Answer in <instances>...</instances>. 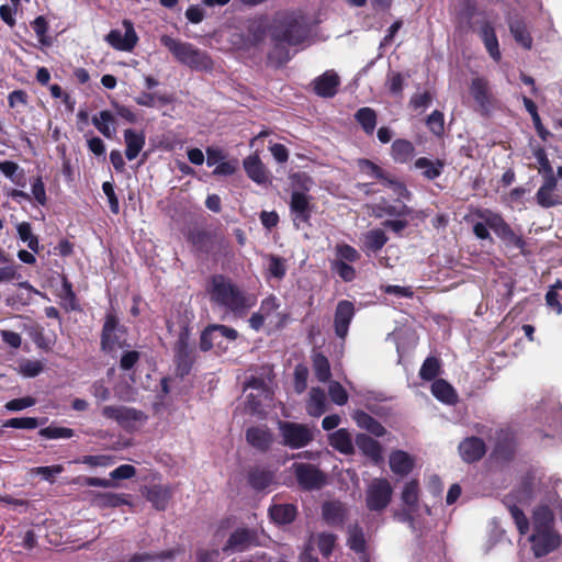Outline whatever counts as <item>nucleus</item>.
I'll list each match as a JSON object with an SVG mask.
<instances>
[{
	"mask_svg": "<svg viewBox=\"0 0 562 562\" xmlns=\"http://www.w3.org/2000/svg\"><path fill=\"white\" fill-rule=\"evenodd\" d=\"M206 291L211 302L235 315L246 314L257 302L255 295L245 293L229 278L223 274L211 277Z\"/></svg>",
	"mask_w": 562,
	"mask_h": 562,
	"instance_id": "f257e3e1",
	"label": "nucleus"
},
{
	"mask_svg": "<svg viewBox=\"0 0 562 562\" xmlns=\"http://www.w3.org/2000/svg\"><path fill=\"white\" fill-rule=\"evenodd\" d=\"M161 44L168 48L173 57L181 64L198 71L211 70L213 61L203 50H200L190 43L181 42L168 35L160 37Z\"/></svg>",
	"mask_w": 562,
	"mask_h": 562,
	"instance_id": "f03ea898",
	"label": "nucleus"
},
{
	"mask_svg": "<svg viewBox=\"0 0 562 562\" xmlns=\"http://www.w3.org/2000/svg\"><path fill=\"white\" fill-rule=\"evenodd\" d=\"M307 29L301 16L284 19L274 30L273 38L277 45H299L307 38Z\"/></svg>",
	"mask_w": 562,
	"mask_h": 562,
	"instance_id": "7ed1b4c3",
	"label": "nucleus"
},
{
	"mask_svg": "<svg viewBox=\"0 0 562 562\" xmlns=\"http://www.w3.org/2000/svg\"><path fill=\"white\" fill-rule=\"evenodd\" d=\"M393 495V487L386 479H373L366 490V505L372 512L385 509Z\"/></svg>",
	"mask_w": 562,
	"mask_h": 562,
	"instance_id": "20e7f679",
	"label": "nucleus"
},
{
	"mask_svg": "<svg viewBox=\"0 0 562 562\" xmlns=\"http://www.w3.org/2000/svg\"><path fill=\"white\" fill-rule=\"evenodd\" d=\"M101 414L125 429H133L146 420V416L140 411L122 405H105Z\"/></svg>",
	"mask_w": 562,
	"mask_h": 562,
	"instance_id": "39448f33",
	"label": "nucleus"
},
{
	"mask_svg": "<svg viewBox=\"0 0 562 562\" xmlns=\"http://www.w3.org/2000/svg\"><path fill=\"white\" fill-rule=\"evenodd\" d=\"M279 429L283 443L292 449L305 447L313 439L311 429L305 425L280 422Z\"/></svg>",
	"mask_w": 562,
	"mask_h": 562,
	"instance_id": "423d86ee",
	"label": "nucleus"
},
{
	"mask_svg": "<svg viewBox=\"0 0 562 562\" xmlns=\"http://www.w3.org/2000/svg\"><path fill=\"white\" fill-rule=\"evenodd\" d=\"M124 336L125 330L119 325L117 317L109 313L105 317L102 330L101 345L103 350L114 351L119 348H124L126 346Z\"/></svg>",
	"mask_w": 562,
	"mask_h": 562,
	"instance_id": "0eeeda50",
	"label": "nucleus"
},
{
	"mask_svg": "<svg viewBox=\"0 0 562 562\" xmlns=\"http://www.w3.org/2000/svg\"><path fill=\"white\" fill-rule=\"evenodd\" d=\"M125 32L112 30L105 37V41L115 49L131 52L137 44L138 36L134 30L133 23L128 20L123 21Z\"/></svg>",
	"mask_w": 562,
	"mask_h": 562,
	"instance_id": "6e6552de",
	"label": "nucleus"
},
{
	"mask_svg": "<svg viewBox=\"0 0 562 562\" xmlns=\"http://www.w3.org/2000/svg\"><path fill=\"white\" fill-rule=\"evenodd\" d=\"M355 316V305L352 302L342 300L338 302L334 316L335 334L340 339L348 335L349 325Z\"/></svg>",
	"mask_w": 562,
	"mask_h": 562,
	"instance_id": "1a4fd4ad",
	"label": "nucleus"
},
{
	"mask_svg": "<svg viewBox=\"0 0 562 562\" xmlns=\"http://www.w3.org/2000/svg\"><path fill=\"white\" fill-rule=\"evenodd\" d=\"M419 487L418 482L413 480L403 486L401 499L404 505L403 519L413 524L414 517L419 509Z\"/></svg>",
	"mask_w": 562,
	"mask_h": 562,
	"instance_id": "9d476101",
	"label": "nucleus"
},
{
	"mask_svg": "<svg viewBox=\"0 0 562 562\" xmlns=\"http://www.w3.org/2000/svg\"><path fill=\"white\" fill-rule=\"evenodd\" d=\"M470 93L482 112L486 113L490 111L493 105V94L487 79L483 77L472 78Z\"/></svg>",
	"mask_w": 562,
	"mask_h": 562,
	"instance_id": "9b49d317",
	"label": "nucleus"
},
{
	"mask_svg": "<svg viewBox=\"0 0 562 562\" xmlns=\"http://www.w3.org/2000/svg\"><path fill=\"white\" fill-rule=\"evenodd\" d=\"M293 469L300 485L304 488H318L325 481L324 475L312 464L295 463Z\"/></svg>",
	"mask_w": 562,
	"mask_h": 562,
	"instance_id": "f8f14e48",
	"label": "nucleus"
},
{
	"mask_svg": "<svg viewBox=\"0 0 562 562\" xmlns=\"http://www.w3.org/2000/svg\"><path fill=\"white\" fill-rule=\"evenodd\" d=\"M536 200L540 206L547 209L562 204V195L557 192V180L553 176L546 177L536 194Z\"/></svg>",
	"mask_w": 562,
	"mask_h": 562,
	"instance_id": "ddd939ff",
	"label": "nucleus"
},
{
	"mask_svg": "<svg viewBox=\"0 0 562 562\" xmlns=\"http://www.w3.org/2000/svg\"><path fill=\"white\" fill-rule=\"evenodd\" d=\"M291 213L294 225L299 228L302 223H307L311 216V203L308 196L303 192L294 191L291 196Z\"/></svg>",
	"mask_w": 562,
	"mask_h": 562,
	"instance_id": "4468645a",
	"label": "nucleus"
},
{
	"mask_svg": "<svg viewBox=\"0 0 562 562\" xmlns=\"http://www.w3.org/2000/svg\"><path fill=\"white\" fill-rule=\"evenodd\" d=\"M358 166L360 171L363 172L364 175L382 179L383 183L387 186L390 189H392L396 195L404 196L407 193L406 188L401 182L385 178L382 170L370 160L361 159L358 161Z\"/></svg>",
	"mask_w": 562,
	"mask_h": 562,
	"instance_id": "2eb2a0df",
	"label": "nucleus"
},
{
	"mask_svg": "<svg viewBox=\"0 0 562 562\" xmlns=\"http://www.w3.org/2000/svg\"><path fill=\"white\" fill-rule=\"evenodd\" d=\"M479 35L483 41L484 46L491 58H493L495 61H499L502 58V54L499 49L498 40L495 33V29L493 27V25L487 21L482 22L479 29Z\"/></svg>",
	"mask_w": 562,
	"mask_h": 562,
	"instance_id": "dca6fc26",
	"label": "nucleus"
},
{
	"mask_svg": "<svg viewBox=\"0 0 562 562\" xmlns=\"http://www.w3.org/2000/svg\"><path fill=\"white\" fill-rule=\"evenodd\" d=\"M124 142L126 145L125 156L128 160H134L143 150L146 142L145 133L127 128L124 131Z\"/></svg>",
	"mask_w": 562,
	"mask_h": 562,
	"instance_id": "f3484780",
	"label": "nucleus"
},
{
	"mask_svg": "<svg viewBox=\"0 0 562 562\" xmlns=\"http://www.w3.org/2000/svg\"><path fill=\"white\" fill-rule=\"evenodd\" d=\"M339 86V77L333 70L324 72L314 80L315 92L324 98L333 97Z\"/></svg>",
	"mask_w": 562,
	"mask_h": 562,
	"instance_id": "a211bd4d",
	"label": "nucleus"
},
{
	"mask_svg": "<svg viewBox=\"0 0 562 562\" xmlns=\"http://www.w3.org/2000/svg\"><path fill=\"white\" fill-rule=\"evenodd\" d=\"M459 451L464 461L474 462L485 453V445L481 439L471 437L459 445Z\"/></svg>",
	"mask_w": 562,
	"mask_h": 562,
	"instance_id": "6ab92c4d",
	"label": "nucleus"
},
{
	"mask_svg": "<svg viewBox=\"0 0 562 562\" xmlns=\"http://www.w3.org/2000/svg\"><path fill=\"white\" fill-rule=\"evenodd\" d=\"M145 496L156 509L164 510L172 496V490L168 485H153L146 491Z\"/></svg>",
	"mask_w": 562,
	"mask_h": 562,
	"instance_id": "aec40b11",
	"label": "nucleus"
},
{
	"mask_svg": "<svg viewBox=\"0 0 562 562\" xmlns=\"http://www.w3.org/2000/svg\"><path fill=\"white\" fill-rule=\"evenodd\" d=\"M244 168L247 176L258 184L266 183L268 180V172L265 165L258 156H249L244 160Z\"/></svg>",
	"mask_w": 562,
	"mask_h": 562,
	"instance_id": "412c9836",
	"label": "nucleus"
},
{
	"mask_svg": "<svg viewBox=\"0 0 562 562\" xmlns=\"http://www.w3.org/2000/svg\"><path fill=\"white\" fill-rule=\"evenodd\" d=\"M509 31L517 44L526 49L532 47V37L526 22L521 19H512L508 22Z\"/></svg>",
	"mask_w": 562,
	"mask_h": 562,
	"instance_id": "4be33fe9",
	"label": "nucleus"
},
{
	"mask_svg": "<svg viewBox=\"0 0 562 562\" xmlns=\"http://www.w3.org/2000/svg\"><path fill=\"white\" fill-rule=\"evenodd\" d=\"M115 117L110 111H101L92 117V124L106 138H113L116 133Z\"/></svg>",
	"mask_w": 562,
	"mask_h": 562,
	"instance_id": "5701e85b",
	"label": "nucleus"
},
{
	"mask_svg": "<svg viewBox=\"0 0 562 562\" xmlns=\"http://www.w3.org/2000/svg\"><path fill=\"white\" fill-rule=\"evenodd\" d=\"M347 515V507L338 501L326 502L323 505V517L330 525L342 524Z\"/></svg>",
	"mask_w": 562,
	"mask_h": 562,
	"instance_id": "b1692460",
	"label": "nucleus"
},
{
	"mask_svg": "<svg viewBox=\"0 0 562 562\" xmlns=\"http://www.w3.org/2000/svg\"><path fill=\"white\" fill-rule=\"evenodd\" d=\"M389 462L391 470L398 475L409 473L414 467L411 456L401 450L392 452Z\"/></svg>",
	"mask_w": 562,
	"mask_h": 562,
	"instance_id": "393cba45",
	"label": "nucleus"
},
{
	"mask_svg": "<svg viewBox=\"0 0 562 562\" xmlns=\"http://www.w3.org/2000/svg\"><path fill=\"white\" fill-rule=\"evenodd\" d=\"M246 438L252 447L260 450H266L272 442V435L265 427L249 428Z\"/></svg>",
	"mask_w": 562,
	"mask_h": 562,
	"instance_id": "a878e982",
	"label": "nucleus"
},
{
	"mask_svg": "<svg viewBox=\"0 0 562 562\" xmlns=\"http://www.w3.org/2000/svg\"><path fill=\"white\" fill-rule=\"evenodd\" d=\"M271 519L279 525L290 524L296 515V508L291 504L273 505L269 509Z\"/></svg>",
	"mask_w": 562,
	"mask_h": 562,
	"instance_id": "bb28decb",
	"label": "nucleus"
},
{
	"mask_svg": "<svg viewBox=\"0 0 562 562\" xmlns=\"http://www.w3.org/2000/svg\"><path fill=\"white\" fill-rule=\"evenodd\" d=\"M356 445L358 448L373 461L378 462L382 459L381 447L376 440L372 439L367 435H358L356 437Z\"/></svg>",
	"mask_w": 562,
	"mask_h": 562,
	"instance_id": "cd10ccee",
	"label": "nucleus"
},
{
	"mask_svg": "<svg viewBox=\"0 0 562 562\" xmlns=\"http://www.w3.org/2000/svg\"><path fill=\"white\" fill-rule=\"evenodd\" d=\"M414 167L422 172L428 180L438 178L441 175L443 164L440 160H430L428 158H418Z\"/></svg>",
	"mask_w": 562,
	"mask_h": 562,
	"instance_id": "c85d7f7f",
	"label": "nucleus"
},
{
	"mask_svg": "<svg viewBox=\"0 0 562 562\" xmlns=\"http://www.w3.org/2000/svg\"><path fill=\"white\" fill-rule=\"evenodd\" d=\"M251 539L252 537L247 529H238L231 535L223 551H243L248 547Z\"/></svg>",
	"mask_w": 562,
	"mask_h": 562,
	"instance_id": "c756f323",
	"label": "nucleus"
},
{
	"mask_svg": "<svg viewBox=\"0 0 562 562\" xmlns=\"http://www.w3.org/2000/svg\"><path fill=\"white\" fill-rule=\"evenodd\" d=\"M330 445L341 453L349 454L353 451L350 434L346 429H339L329 436Z\"/></svg>",
	"mask_w": 562,
	"mask_h": 562,
	"instance_id": "7c9ffc66",
	"label": "nucleus"
},
{
	"mask_svg": "<svg viewBox=\"0 0 562 562\" xmlns=\"http://www.w3.org/2000/svg\"><path fill=\"white\" fill-rule=\"evenodd\" d=\"M326 411V395L321 389H312L310 392V401L307 403V412L311 416L318 417Z\"/></svg>",
	"mask_w": 562,
	"mask_h": 562,
	"instance_id": "2f4dec72",
	"label": "nucleus"
},
{
	"mask_svg": "<svg viewBox=\"0 0 562 562\" xmlns=\"http://www.w3.org/2000/svg\"><path fill=\"white\" fill-rule=\"evenodd\" d=\"M387 241V237L382 229H371L363 235V247L368 251L380 250Z\"/></svg>",
	"mask_w": 562,
	"mask_h": 562,
	"instance_id": "473e14b6",
	"label": "nucleus"
},
{
	"mask_svg": "<svg viewBox=\"0 0 562 562\" xmlns=\"http://www.w3.org/2000/svg\"><path fill=\"white\" fill-rule=\"evenodd\" d=\"M415 148L413 144L406 139H396L392 144V156L397 162H406L414 155Z\"/></svg>",
	"mask_w": 562,
	"mask_h": 562,
	"instance_id": "72a5a7b5",
	"label": "nucleus"
},
{
	"mask_svg": "<svg viewBox=\"0 0 562 562\" xmlns=\"http://www.w3.org/2000/svg\"><path fill=\"white\" fill-rule=\"evenodd\" d=\"M431 392L439 401L452 404L456 401V393L453 387L443 380H437L431 384Z\"/></svg>",
	"mask_w": 562,
	"mask_h": 562,
	"instance_id": "f704fd0d",
	"label": "nucleus"
},
{
	"mask_svg": "<svg viewBox=\"0 0 562 562\" xmlns=\"http://www.w3.org/2000/svg\"><path fill=\"white\" fill-rule=\"evenodd\" d=\"M477 216L496 235H499L501 232L504 231L508 226V224L503 220V217L499 214L494 213L490 210H482V211L477 212Z\"/></svg>",
	"mask_w": 562,
	"mask_h": 562,
	"instance_id": "c9c22d12",
	"label": "nucleus"
},
{
	"mask_svg": "<svg viewBox=\"0 0 562 562\" xmlns=\"http://www.w3.org/2000/svg\"><path fill=\"white\" fill-rule=\"evenodd\" d=\"M348 544L351 550L357 553L364 554L366 551V539L364 535L358 526H353L349 529ZM363 562H367L366 555L361 558Z\"/></svg>",
	"mask_w": 562,
	"mask_h": 562,
	"instance_id": "e433bc0d",
	"label": "nucleus"
},
{
	"mask_svg": "<svg viewBox=\"0 0 562 562\" xmlns=\"http://www.w3.org/2000/svg\"><path fill=\"white\" fill-rule=\"evenodd\" d=\"M505 244V246L509 249H518L521 254H525L526 243L518 236L509 225L497 235Z\"/></svg>",
	"mask_w": 562,
	"mask_h": 562,
	"instance_id": "4c0bfd02",
	"label": "nucleus"
},
{
	"mask_svg": "<svg viewBox=\"0 0 562 562\" xmlns=\"http://www.w3.org/2000/svg\"><path fill=\"white\" fill-rule=\"evenodd\" d=\"M356 119L366 133L372 134L376 126V114L370 108H361L356 113Z\"/></svg>",
	"mask_w": 562,
	"mask_h": 562,
	"instance_id": "58836bf2",
	"label": "nucleus"
},
{
	"mask_svg": "<svg viewBox=\"0 0 562 562\" xmlns=\"http://www.w3.org/2000/svg\"><path fill=\"white\" fill-rule=\"evenodd\" d=\"M44 363L36 359H23L19 362L18 371L25 378H34L42 373Z\"/></svg>",
	"mask_w": 562,
	"mask_h": 562,
	"instance_id": "ea45409f",
	"label": "nucleus"
},
{
	"mask_svg": "<svg viewBox=\"0 0 562 562\" xmlns=\"http://www.w3.org/2000/svg\"><path fill=\"white\" fill-rule=\"evenodd\" d=\"M313 367L317 379L322 382L330 378V367L327 358L321 353L313 357Z\"/></svg>",
	"mask_w": 562,
	"mask_h": 562,
	"instance_id": "a19ab883",
	"label": "nucleus"
},
{
	"mask_svg": "<svg viewBox=\"0 0 562 562\" xmlns=\"http://www.w3.org/2000/svg\"><path fill=\"white\" fill-rule=\"evenodd\" d=\"M19 237L27 244V247L37 252L38 251V239L35 235L32 233L31 225L26 222H23L18 225L16 227Z\"/></svg>",
	"mask_w": 562,
	"mask_h": 562,
	"instance_id": "79ce46f5",
	"label": "nucleus"
},
{
	"mask_svg": "<svg viewBox=\"0 0 562 562\" xmlns=\"http://www.w3.org/2000/svg\"><path fill=\"white\" fill-rule=\"evenodd\" d=\"M314 541L317 544L319 552L328 557L336 543V536L333 533L322 532L315 536Z\"/></svg>",
	"mask_w": 562,
	"mask_h": 562,
	"instance_id": "37998d69",
	"label": "nucleus"
},
{
	"mask_svg": "<svg viewBox=\"0 0 562 562\" xmlns=\"http://www.w3.org/2000/svg\"><path fill=\"white\" fill-rule=\"evenodd\" d=\"M273 476L265 470H255L249 474V482L256 490H263L270 485Z\"/></svg>",
	"mask_w": 562,
	"mask_h": 562,
	"instance_id": "c03bdc74",
	"label": "nucleus"
},
{
	"mask_svg": "<svg viewBox=\"0 0 562 562\" xmlns=\"http://www.w3.org/2000/svg\"><path fill=\"white\" fill-rule=\"evenodd\" d=\"M0 171L9 178L13 183L23 186V175L19 173V166L13 161H1Z\"/></svg>",
	"mask_w": 562,
	"mask_h": 562,
	"instance_id": "a18cd8bd",
	"label": "nucleus"
},
{
	"mask_svg": "<svg viewBox=\"0 0 562 562\" xmlns=\"http://www.w3.org/2000/svg\"><path fill=\"white\" fill-rule=\"evenodd\" d=\"M75 462L87 464L92 468H106L112 465L114 463V460L112 457L109 456H85L81 459L76 460Z\"/></svg>",
	"mask_w": 562,
	"mask_h": 562,
	"instance_id": "49530a36",
	"label": "nucleus"
},
{
	"mask_svg": "<svg viewBox=\"0 0 562 562\" xmlns=\"http://www.w3.org/2000/svg\"><path fill=\"white\" fill-rule=\"evenodd\" d=\"M40 434L48 439L70 438L74 436V430L66 427L48 426L43 428Z\"/></svg>",
	"mask_w": 562,
	"mask_h": 562,
	"instance_id": "de8ad7c7",
	"label": "nucleus"
},
{
	"mask_svg": "<svg viewBox=\"0 0 562 562\" xmlns=\"http://www.w3.org/2000/svg\"><path fill=\"white\" fill-rule=\"evenodd\" d=\"M439 372V361L436 358H427L423 363L419 375L425 380H432Z\"/></svg>",
	"mask_w": 562,
	"mask_h": 562,
	"instance_id": "09e8293b",
	"label": "nucleus"
},
{
	"mask_svg": "<svg viewBox=\"0 0 562 562\" xmlns=\"http://www.w3.org/2000/svg\"><path fill=\"white\" fill-rule=\"evenodd\" d=\"M533 155L539 165V172L544 173L546 177L553 176V169L549 162L544 149L541 147H537L533 149Z\"/></svg>",
	"mask_w": 562,
	"mask_h": 562,
	"instance_id": "8fccbe9b",
	"label": "nucleus"
},
{
	"mask_svg": "<svg viewBox=\"0 0 562 562\" xmlns=\"http://www.w3.org/2000/svg\"><path fill=\"white\" fill-rule=\"evenodd\" d=\"M269 265H268V271L271 277H274L277 279H281L285 274V263L284 260L277 256H269Z\"/></svg>",
	"mask_w": 562,
	"mask_h": 562,
	"instance_id": "3c124183",
	"label": "nucleus"
},
{
	"mask_svg": "<svg viewBox=\"0 0 562 562\" xmlns=\"http://www.w3.org/2000/svg\"><path fill=\"white\" fill-rule=\"evenodd\" d=\"M193 562H221L217 549L200 548L194 553Z\"/></svg>",
	"mask_w": 562,
	"mask_h": 562,
	"instance_id": "603ef678",
	"label": "nucleus"
},
{
	"mask_svg": "<svg viewBox=\"0 0 562 562\" xmlns=\"http://www.w3.org/2000/svg\"><path fill=\"white\" fill-rule=\"evenodd\" d=\"M432 102V95L428 91L415 93L409 101V104L415 110L424 111Z\"/></svg>",
	"mask_w": 562,
	"mask_h": 562,
	"instance_id": "864d4df0",
	"label": "nucleus"
},
{
	"mask_svg": "<svg viewBox=\"0 0 562 562\" xmlns=\"http://www.w3.org/2000/svg\"><path fill=\"white\" fill-rule=\"evenodd\" d=\"M336 252L339 258L338 261H349L355 262L359 259V252L351 246L347 244H339L336 247Z\"/></svg>",
	"mask_w": 562,
	"mask_h": 562,
	"instance_id": "5fc2aeb1",
	"label": "nucleus"
},
{
	"mask_svg": "<svg viewBox=\"0 0 562 562\" xmlns=\"http://www.w3.org/2000/svg\"><path fill=\"white\" fill-rule=\"evenodd\" d=\"M329 396L331 401L337 405H344L348 401V395L346 390L338 382H331L329 384Z\"/></svg>",
	"mask_w": 562,
	"mask_h": 562,
	"instance_id": "6e6d98bb",
	"label": "nucleus"
},
{
	"mask_svg": "<svg viewBox=\"0 0 562 562\" xmlns=\"http://www.w3.org/2000/svg\"><path fill=\"white\" fill-rule=\"evenodd\" d=\"M136 103L143 106H149L153 108L159 103H168L169 99L162 95H157L155 93H142L135 99Z\"/></svg>",
	"mask_w": 562,
	"mask_h": 562,
	"instance_id": "4d7b16f0",
	"label": "nucleus"
},
{
	"mask_svg": "<svg viewBox=\"0 0 562 562\" xmlns=\"http://www.w3.org/2000/svg\"><path fill=\"white\" fill-rule=\"evenodd\" d=\"M427 126L436 134L440 135L443 132V114L439 111H434L427 119Z\"/></svg>",
	"mask_w": 562,
	"mask_h": 562,
	"instance_id": "13d9d810",
	"label": "nucleus"
},
{
	"mask_svg": "<svg viewBox=\"0 0 562 562\" xmlns=\"http://www.w3.org/2000/svg\"><path fill=\"white\" fill-rule=\"evenodd\" d=\"M333 269L345 281H352L356 277L355 269L344 261H336Z\"/></svg>",
	"mask_w": 562,
	"mask_h": 562,
	"instance_id": "bf43d9fd",
	"label": "nucleus"
},
{
	"mask_svg": "<svg viewBox=\"0 0 562 562\" xmlns=\"http://www.w3.org/2000/svg\"><path fill=\"white\" fill-rule=\"evenodd\" d=\"M222 344V340H218L215 337L214 330L212 326H209L201 335L200 347L202 350H210L214 345Z\"/></svg>",
	"mask_w": 562,
	"mask_h": 562,
	"instance_id": "052dcab7",
	"label": "nucleus"
},
{
	"mask_svg": "<svg viewBox=\"0 0 562 562\" xmlns=\"http://www.w3.org/2000/svg\"><path fill=\"white\" fill-rule=\"evenodd\" d=\"M7 426L18 429H34L37 427V419L34 417L11 418Z\"/></svg>",
	"mask_w": 562,
	"mask_h": 562,
	"instance_id": "680f3d73",
	"label": "nucleus"
},
{
	"mask_svg": "<svg viewBox=\"0 0 562 562\" xmlns=\"http://www.w3.org/2000/svg\"><path fill=\"white\" fill-rule=\"evenodd\" d=\"M136 474V469L131 464H122L114 469L110 476L113 480H126L131 479Z\"/></svg>",
	"mask_w": 562,
	"mask_h": 562,
	"instance_id": "e2e57ef3",
	"label": "nucleus"
},
{
	"mask_svg": "<svg viewBox=\"0 0 562 562\" xmlns=\"http://www.w3.org/2000/svg\"><path fill=\"white\" fill-rule=\"evenodd\" d=\"M35 403H36V401L33 397L25 396V397L9 401L5 404V407L9 411L16 412V411H22L24 408L31 407V406L35 405Z\"/></svg>",
	"mask_w": 562,
	"mask_h": 562,
	"instance_id": "0e129e2a",
	"label": "nucleus"
},
{
	"mask_svg": "<svg viewBox=\"0 0 562 562\" xmlns=\"http://www.w3.org/2000/svg\"><path fill=\"white\" fill-rule=\"evenodd\" d=\"M100 504L109 507H116L123 504H127L124 495L114 493H104L100 495Z\"/></svg>",
	"mask_w": 562,
	"mask_h": 562,
	"instance_id": "69168bd1",
	"label": "nucleus"
},
{
	"mask_svg": "<svg viewBox=\"0 0 562 562\" xmlns=\"http://www.w3.org/2000/svg\"><path fill=\"white\" fill-rule=\"evenodd\" d=\"M102 190L109 200L111 211L114 214H117L120 211V204H119V200L115 195L113 184L111 182L106 181L102 184Z\"/></svg>",
	"mask_w": 562,
	"mask_h": 562,
	"instance_id": "338daca9",
	"label": "nucleus"
},
{
	"mask_svg": "<svg viewBox=\"0 0 562 562\" xmlns=\"http://www.w3.org/2000/svg\"><path fill=\"white\" fill-rule=\"evenodd\" d=\"M279 308L277 297L269 296L262 301L259 312L262 313L268 319H270L273 313Z\"/></svg>",
	"mask_w": 562,
	"mask_h": 562,
	"instance_id": "774afa93",
	"label": "nucleus"
}]
</instances>
